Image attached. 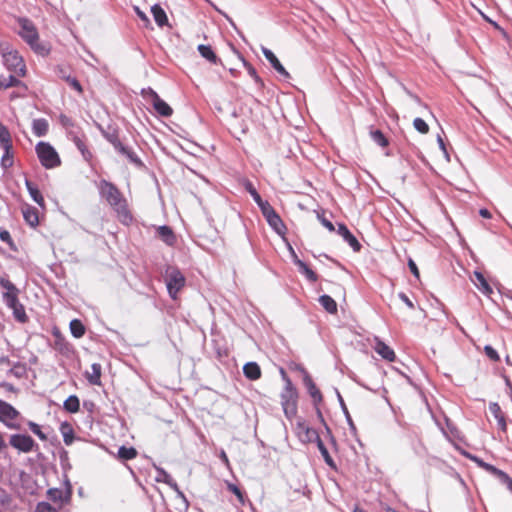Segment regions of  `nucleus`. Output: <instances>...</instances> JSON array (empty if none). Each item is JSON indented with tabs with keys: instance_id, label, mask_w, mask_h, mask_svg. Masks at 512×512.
<instances>
[{
	"instance_id": "obj_1",
	"label": "nucleus",
	"mask_w": 512,
	"mask_h": 512,
	"mask_svg": "<svg viewBox=\"0 0 512 512\" xmlns=\"http://www.w3.org/2000/svg\"><path fill=\"white\" fill-rule=\"evenodd\" d=\"M99 190L102 197L115 211L118 220L125 225H129L133 220V215L122 192L116 185L106 180L100 182Z\"/></svg>"
},
{
	"instance_id": "obj_2",
	"label": "nucleus",
	"mask_w": 512,
	"mask_h": 512,
	"mask_svg": "<svg viewBox=\"0 0 512 512\" xmlns=\"http://www.w3.org/2000/svg\"><path fill=\"white\" fill-rule=\"evenodd\" d=\"M3 64L11 74L8 77L0 76V89L17 87L21 84L19 77L26 74V65L23 58L15 50H2Z\"/></svg>"
},
{
	"instance_id": "obj_3",
	"label": "nucleus",
	"mask_w": 512,
	"mask_h": 512,
	"mask_svg": "<svg viewBox=\"0 0 512 512\" xmlns=\"http://www.w3.org/2000/svg\"><path fill=\"white\" fill-rule=\"evenodd\" d=\"M35 152L41 165L46 169H54L61 165V159L54 147L44 141H40L35 146Z\"/></svg>"
},
{
	"instance_id": "obj_4",
	"label": "nucleus",
	"mask_w": 512,
	"mask_h": 512,
	"mask_svg": "<svg viewBox=\"0 0 512 512\" xmlns=\"http://www.w3.org/2000/svg\"><path fill=\"white\" fill-rule=\"evenodd\" d=\"M284 379L285 387L280 396L281 405L286 417L292 418L297 414L298 392L296 388L293 386L291 380L286 375Z\"/></svg>"
},
{
	"instance_id": "obj_5",
	"label": "nucleus",
	"mask_w": 512,
	"mask_h": 512,
	"mask_svg": "<svg viewBox=\"0 0 512 512\" xmlns=\"http://www.w3.org/2000/svg\"><path fill=\"white\" fill-rule=\"evenodd\" d=\"M165 281L170 297L177 299L178 293L186 284L185 276L177 267L169 266L165 272Z\"/></svg>"
},
{
	"instance_id": "obj_6",
	"label": "nucleus",
	"mask_w": 512,
	"mask_h": 512,
	"mask_svg": "<svg viewBox=\"0 0 512 512\" xmlns=\"http://www.w3.org/2000/svg\"><path fill=\"white\" fill-rule=\"evenodd\" d=\"M18 24L21 38L26 41L32 49L40 51L39 34L33 22L27 18H20Z\"/></svg>"
},
{
	"instance_id": "obj_7",
	"label": "nucleus",
	"mask_w": 512,
	"mask_h": 512,
	"mask_svg": "<svg viewBox=\"0 0 512 512\" xmlns=\"http://www.w3.org/2000/svg\"><path fill=\"white\" fill-rule=\"evenodd\" d=\"M9 444L20 453H30L38 447L34 439L26 434L11 435Z\"/></svg>"
},
{
	"instance_id": "obj_8",
	"label": "nucleus",
	"mask_w": 512,
	"mask_h": 512,
	"mask_svg": "<svg viewBox=\"0 0 512 512\" xmlns=\"http://www.w3.org/2000/svg\"><path fill=\"white\" fill-rule=\"evenodd\" d=\"M20 416L11 404L0 400V421L3 422L10 429H19L20 426L16 423L17 418Z\"/></svg>"
},
{
	"instance_id": "obj_9",
	"label": "nucleus",
	"mask_w": 512,
	"mask_h": 512,
	"mask_svg": "<svg viewBox=\"0 0 512 512\" xmlns=\"http://www.w3.org/2000/svg\"><path fill=\"white\" fill-rule=\"evenodd\" d=\"M54 343L53 348L66 358H70L74 355V347L66 340V338L60 333L59 330L53 331Z\"/></svg>"
},
{
	"instance_id": "obj_10",
	"label": "nucleus",
	"mask_w": 512,
	"mask_h": 512,
	"mask_svg": "<svg viewBox=\"0 0 512 512\" xmlns=\"http://www.w3.org/2000/svg\"><path fill=\"white\" fill-rule=\"evenodd\" d=\"M296 434L303 443H312L318 439V432L311 428L305 421H298L296 424Z\"/></svg>"
},
{
	"instance_id": "obj_11",
	"label": "nucleus",
	"mask_w": 512,
	"mask_h": 512,
	"mask_svg": "<svg viewBox=\"0 0 512 512\" xmlns=\"http://www.w3.org/2000/svg\"><path fill=\"white\" fill-rule=\"evenodd\" d=\"M262 53L267 59V61L271 64V66L282 76L285 78H289L290 74L288 71L284 68V66L281 64L279 59L276 57V55L268 48L263 47Z\"/></svg>"
},
{
	"instance_id": "obj_12",
	"label": "nucleus",
	"mask_w": 512,
	"mask_h": 512,
	"mask_svg": "<svg viewBox=\"0 0 512 512\" xmlns=\"http://www.w3.org/2000/svg\"><path fill=\"white\" fill-rule=\"evenodd\" d=\"M152 103L155 111L163 117H170L173 113L172 108L164 101L162 100L159 95L152 91Z\"/></svg>"
},
{
	"instance_id": "obj_13",
	"label": "nucleus",
	"mask_w": 512,
	"mask_h": 512,
	"mask_svg": "<svg viewBox=\"0 0 512 512\" xmlns=\"http://www.w3.org/2000/svg\"><path fill=\"white\" fill-rule=\"evenodd\" d=\"M157 236L168 246L173 247L177 243V236L171 227L167 225L159 226L156 229Z\"/></svg>"
},
{
	"instance_id": "obj_14",
	"label": "nucleus",
	"mask_w": 512,
	"mask_h": 512,
	"mask_svg": "<svg viewBox=\"0 0 512 512\" xmlns=\"http://www.w3.org/2000/svg\"><path fill=\"white\" fill-rule=\"evenodd\" d=\"M5 303L9 308L13 310V315L18 322L26 323L28 321V316L26 314L25 308L23 304L19 302L18 298H15L13 301L8 300Z\"/></svg>"
},
{
	"instance_id": "obj_15",
	"label": "nucleus",
	"mask_w": 512,
	"mask_h": 512,
	"mask_svg": "<svg viewBox=\"0 0 512 512\" xmlns=\"http://www.w3.org/2000/svg\"><path fill=\"white\" fill-rule=\"evenodd\" d=\"M472 282L485 296H490L493 293L492 287L481 272L475 271L473 273Z\"/></svg>"
},
{
	"instance_id": "obj_16",
	"label": "nucleus",
	"mask_w": 512,
	"mask_h": 512,
	"mask_svg": "<svg viewBox=\"0 0 512 512\" xmlns=\"http://www.w3.org/2000/svg\"><path fill=\"white\" fill-rule=\"evenodd\" d=\"M337 232L344 238V240L352 247L355 252L360 251L361 244L357 238L349 231L345 224H338Z\"/></svg>"
},
{
	"instance_id": "obj_17",
	"label": "nucleus",
	"mask_w": 512,
	"mask_h": 512,
	"mask_svg": "<svg viewBox=\"0 0 512 512\" xmlns=\"http://www.w3.org/2000/svg\"><path fill=\"white\" fill-rule=\"evenodd\" d=\"M489 412L497 421L498 428L502 432H506V430H507L506 417H505V414L502 411L501 407L498 405V403H495V402L490 403L489 404Z\"/></svg>"
},
{
	"instance_id": "obj_18",
	"label": "nucleus",
	"mask_w": 512,
	"mask_h": 512,
	"mask_svg": "<svg viewBox=\"0 0 512 512\" xmlns=\"http://www.w3.org/2000/svg\"><path fill=\"white\" fill-rule=\"evenodd\" d=\"M0 286L5 289L3 293L4 301L11 300L13 301L15 298H18L19 289L7 278H0Z\"/></svg>"
},
{
	"instance_id": "obj_19",
	"label": "nucleus",
	"mask_w": 512,
	"mask_h": 512,
	"mask_svg": "<svg viewBox=\"0 0 512 512\" xmlns=\"http://www.w3.org/2000/svg\"><path fill=\"white\" fill-rule=\"evenodd\" d=\"M304 384L314 404L318 405L321 403L323 400L322 393L309 375L304 377Z\"/></svg>"
},
{
	"instance_id": "obj_20",
	"label": "nucleus",
	"mask_w": 512,
	"mask_h": 512,
	"mask_svg": "<svg viewBox=\"0 0 512 512\" xmlns=\"http://www.w3.org/2000/svg\"><path fill=\"white\" fill-rule=\"evenodd\" d=\"M22 214L25 222L31 227H36L39 224V213L35 207L31 205L23 206Z\"/></svg>"
},
{
	"instance_id": "obj_21",
	"label": "nucleus",
	"mask_w": 512,
	"mask_h": 512,
	"mask_svg": "<svg viewBox=\"0 0 512 512\" xmlns=\"http://www.w3.org/2000/svg\"><path fill=\"white\" fill-rule=\"evenodd\" d=\"M102 366L100 363H93L91 371H86L85 377L91 385H101Z\"/></svg>"
},
{
	"instance_id": "obj_22",
	"label": "nucleus",
	"mask_w": 512,
	"mask_h": 512,
	"mask_svg": "<svg viewBox=\"0 0 512 512\" xmlns=\"http://www.w3.org/2000/svg\"><path fill=\"white\" fill-rule=\"evenodd\" d=\"M375 351L385 360L393 362L396 358L395 352L392 348L382 341H378L375 345Z\"/></svg>"
},
{
	"instance_id": "obj_23",
	"label": "nucleus",
	"mask_w": 512,
	"mask_h": 512,
	"mask_svg": "<svg viewBox=\"0 0 512 512\" xmlns=\"http://www.w3.org/2000/svg\"><path fill=\"white\" fill-rule=\"evenodd\" d=\"M243 373L249 380H258L261 377L260 366L256 362H248L243 367Z\"/></svg>"
},
{
	"instance_id": "obj_24",
	"label": "nucleus",
	"mask_w": 512,
	"mask_h": 512,
	"mask_svg": "<svg viewBox=\"0 0 512 512\" xmlns=\"http://www.w3.org/2000/svg\"><path fill=\"white\" fill-rule=\"evenodd\" d=\"M116 151H118L121 155L125 156L128 159V161L134 164L135 166H143V162L137 156V154L131 148L125 146L124 144H122Z\"/></svg>"
},
{
	"instance_id": "obj_25",
	"label": "nucleus",
	"mask_w": 512,
	"mask_h": 512,
	"mask_svg": "<svg viewBox=\"0 0 512 512\" xmlns=\"http://www.w3.org/2000/svg\"><path fill=\"white\" fill-rule=\"evenodd\" d=\"M269 225L279 234L283 233L285 230V225L280 218V216L276 213V211H270V214L265 216Z\"/></svg>"
},
{
	"instance_id": "obj_26",
	"label": "nucleus",
	"mask_w": 512,
	"mask_h": 512,
	"mask_svg": "<svg viewBox=\"0 0 512 512\" xmlns=\"http://www.w3.org/2000/svg\"><path fill=\"white\" fill-rule=\"evenodd\" d=\"M60 432L65 445L70 446L75 438L73 426L69 422H62L60 425Z\"/></svg>"
},
{
	"instance_id": "obj_27",
	"label": "nucleus",
	"mask_w": 512,
	"mask_h": 512,
	"mask_svg": "<svg viewBox=\"0 0 512 512\" xmlns=\"http://www.w3.org/2000/svg\"><path fill=\"white\" fill-rule=\"evenodd\" d=\"M73 142L76 145V147L78 148V150L81 152L83 158L86 161L90 162L92 160V158H93V154L89 150L88 145L86 143V140L81 138V137L74 136L73 137Z\"/></svg>"
},
{
	"instance_id": "obj_28",
	"label": "nucleus",
	"mask_w": 512,
	"mask_h": 512,
	"mask_svg": "<svg viewBox=\"0 0 512 512\" xmlns=\"http://www.w3.org/2000/svg\"><path fill=\"white\" fill-rule=\"evenodd\" d=\"M198 52L200 55L208 60L212 64H217L220 62V59L216 55V53L213 51L212 47L210 45H204L201 44L198 46Z\"/></svg>"
},
{
	"instance_id": "obj_29",
	"label": "nucleus",
	"mask_w": 512,
	"mask_h": 512,
	"mask_svg": "<svg viewBox=\"0 0 512 512\" xmlns=\"http://www.w3.org/2000/svg\"><path fill=\"white\" fill-rule=\"evenodd\" d=\"M0 145L3 150L13 149L11 134L2 123H0Z\"/></svg>"
},
{
	"instance_id": "obj_30",
	"label": "nucleus",
	"mask_w": 512,
	"mask_h": 512,
	"mask_svg": "<svg viewBox=\"0 0 512 512\" xmlns=\"http://www.w3.org/2000/svg\"><path fill=\"white\" fill-rule=\"evenodd\" d=\"M151 12L158 26L163 27L168 23L167 15L160 5L152 6Z\"/></svg>"
},
{
	"instance_id": "obj_31",
	"label": "nucleus",
	"mask_w": 512,
	"mask_h": 512,
	"mask_svg": "<svg viewBox=\"0 0 512 512\" xmlns=\"http://www.w3.org/2000/svg\"><path fill=\"white\" fill-rule=\"evenodd\" d=\"M25 185H26L27 190H28L30 196L32 197V199L39 206L43 207L45 204V201H44V198H43L41 192L39 191V189L30 180H26Z\"/></svg>"
},
{
	"instance_id": "obj_32",
	"label": "nucleus",
	"mask_w": 512,
	"mask_h": 512,
	"mask_svg": "<svg viewBox=\"0 0 512 512\" xmlns=\"http://www.w3.org/2000/svg\"><path fill=\"white\" fill-rule=\"evenodd\" d=\"M138 451L134 447L121 446L117 453V458L121 461H128L135 459Z\"/></svg>"
},
{
	"instance_id": "obj_33",
	"label": "nucleus",
	"mask_w": 512,
	"mask_h": 512,
	"mask_svg": "<svg viewBox=\"0 0 512 512\" xmlns=\"http://www.w3.org/2000/svg\"><path fill=\"white\" fill-rule=\"evenodd\" d=\"M295 264L298 266L300 272L304 274L309 281L316 282L318 280V275L311 268H309L305 262L297 258L295 260Z\"/></svg>"
},
{
	"instance_id": "obj_34",
	"label": "nucleus",
	"mask_w": 512,
	"mask_h": 512,
	"mask_svg": "<svg viewBox=\"0 0 512 512\" xmlns=\"http://www.w3.org/2000/svg\"><path fill=\"white\" fill-rule=\"evenodd\" d=\"M319 302L328 313H337V303L329 295L320 296Z\"/></svg>"
},
{
	"instance_id": "obj_35",
	"label": "nucleus",
	"mask_w": 512,
	"mask_h": 512,
	"mask_svg": "<svg viewBox=\"0 0 512 512\" xmlns=\"http://www.w3.org/2000/svg\"><path fill=\"white\" fill-rule=\"evenodd\" d=\"M64 409L69 413H77L80 410V401L76 395L69 396L63 405Z\"/></svg>"
},
{
	"instance_id": "obj_36",
	"label": "nucleus",
	"mask_w": 512,
	"mask_h": 512,
	"mask_svg": "<svg viewBox=\"0 0 512 512\" xmlns=\"http://www.w3.org/2000/svg\"><path fill=\"white\" fill-rule=\"evenodd\" d=\"M48 122L45 119H36L33 121V132L36 136H44L48 132Z\"/></svg>"
},
{
	"instance_id": "obj_37",
	"label": "nucleus",
	"mask_w": 512,
	"mask_h": 512,
	"mask_svg": "<svg viewBox=\"0 0 512 512\" xmlns=\"http://www.w3.org/2000/svg\"><path fill=\"white\" fill-rule=\"evenodd\" d=\"M70 331L75 338H81L84 336L86 329L79 319H73L70 322Z\"/></svg>"
},
{
	"instance_id": "obj_38",
	"label": "nucleus",
	"mask_w": 512,
	"mask_h": 512,
	"mask_svg": "<svg viewBox=\"0 0 512 512\" xmlns=\"http://www.w3.org/2000/svg\"><path fill=\"white\" fill-rule=\"evenodd\" d=\"M315 442H317V447H318L321 455L323 456L326 464L329 465L330 467H335L334 461H333L332 457L330 456L328 449L324 445L323 441L320 439V436L318 437V439L315 440Z\"/></svg>"
},
{
	"instance_id": "obj_39",
	"label": "nucleus",
	"mask_w": 512,
	"mask_h": 512,
	"mask_svg": "<svg viewBox=\"0 0 512 512\" xmlns=\"http://www.w3.org/2000/svg\"><path fill=\"white\" fill-rule=\"evenodd\" d=\"M370 136L373 139V141L382 148H385L389 145L387 137L380 130L371 131Z\"/></svg>"
},
{
	"instance_id": "obj_40",
	"label": "nucleus",
	"mask_w": 512,
	"mask_h": 512,
	"mask_svg": "<svg viewBox=\"0 0 512 512\" xmlns=\"http://www.w3.org/2000/svg\"><path fill=\"white\" fill-rule=\"evenodd\" d=\"M61 79L64 80L72 89L78 92V94L83 93V88L80 82L73 76H61Z\"/></svg>"
},
{
	"instance_id": "obj_41",
	"label": "nucleus",
	"mask_w": 512,
	"mask_h": 512,
	"mask_svg": "<svg viewBox=\"0 0 512 512\" xmlns=\"http://www.w3.org/2000/svg\"><path fill=\"white\" fill-rule=\"evenodd\" d=\"M13 152L12 149L4 150V154L1 159V165L4 169L10 168L13 166Z\"/></svg>"
},
{
	"instance_id": "obj_42",
	"label": "nucleus",
	"mask_w": 512,
	"mask_h": 512,
	"mask_svg": "<svg viewBox=\"0 0 512 512\" xmlns=\"http://www.w3.org/2000/svg\"><path fill=\"white\" fill-rule=\"evenodd\" d=\"M413 126L421 134H427L429 132V125L422 118H415Z\"/></svg>"
},
{
	"instance_id": "obj_43",
	"label": "nucleus",
	"mask_w": 512,
	"mask_h": 512,
	"mask_svg": "<svg viewBox=\"0 0 512 512\" xmlns=\"http://www.w3.org/2000/svg\"><path fill=\"white\" fill-rule=\"evenodd\" d=\"M28 427L36 436L39 437L40 440H42V441L47 440L46 434L42 432L40 426L37 423L29 421Z\"/></svg>"
},
{
	"instance_id": "obj_44",
	"label": "nucleus",
	"mask_w": 512,
	"mask_h": 512,
	"mask_svg": "<svg viewBox=\"0 0 512 512\" xmlns=\"http://www.w3.org/2000/svg\"><path fill=\"white\" fill-rule=\"evenodd\" d=\"M0 239H1L3 242L7 243V244H8V246H9L13 251H16V250H17V248H16V246H15V243H14V241H13V239H12V237H11L10 233H9L7 230H4V229L0 230Z\"/></svg>"
},
{
	"instance_id": "obj_45",
	"label": "nucleus",
	"mask_w": 512,
	"mask_h": 512,
	"mask_svg": "<svg viewBox=\"0 0 512 512\" xmlns=\"http://www.w3.org/2000/svg\"><path fill=\"white\" fill-rule=\"evenodd\" d=\"M228 489L229 491H231L238 499V501L240 502V504H244L245 503V497H244V494L243 492L239 489L238 486H236L235 484H232V483H229L228 484Z\"/></svg>"
},
{
	"instance_id": "obj_46",
	"label": "nucleus",
	"mask_w": 512,
	"mask_h": 512,
	"mask_svg": "<svg viewBox=\"0 0 512 512\" xmlns=\"http://www.w3.org/2000/svg\"><path fill=\"white\" fill-rule=\"evenodd\" d=\"M485 355L492 361L498 362L500 360V356L497 351L490 345H486L484 347Z\"/></svg>"
},
{
	"instance_id": "obj_47",
	"label": "nucleus",
	"mask_w": 512,
	"mask_h": 512,
	"mask_svg": "<svg viewBox=\"0 0 512 512\" xmlns=\"http://www.w3.org/2000/svg\"><path fill=\"white\" fill-rule=\"evenodd\" d=\"M48 498L53 502H61L63 498V492L60 489H49L48 490Z\"/></svg>"
},
{
	"instance_id": "obj_48",
	"label": "nucleus",
	"mask_w": 512,
	"mask_h": 512,
	"mask_svg": "<svg viewBox=\"0 0 512 512\" xmlns=\"http://www.w3.org/2000/svg\"><path fill=\"white\" fill-rule=\"evenodd\" d=\"M245 187L256 203L261 202L262 198L251 182H247Z\"/></svg>"
},
{
	"instance_id": "obj_49",
	"label": "nucleus",
	"mask_w": 512,
	"mask_h": 512,
	"mask_svg": "<svg viewBox=\"0 0 512 512\" xmlns=\"http://www.w3.org/2000/svg\"><path fill=\"white\" fill-rule=\"evenodd\" d=\"M105 137L113 145L115 150H117L123 144L116 133H108L105 135Z\"/></svg>"
},
{
	"instance_id": "obj_50",
	"label": "nucleus",
	"mask_w": 512,
	"mask_h": 512,
	"mask_svg": "<svg viewBox=\"0 0 512 512\" xmlns=\"http://www.w3.org/2000/svg\"><path fill=\"white\" fill-rule=\"evenodd\" d=\"M481 466H483L487 471L491 472L495 476H505V472L494 467L493 465L483 463L482 461L479 462Z\"/></svg>"
},
{
	"instance_id": "obj_51",
	"label": "nucleus",
	"mask_w": 512,
	"mask_h": 512,
	"mask_svg": "<svg viewBox=\"0 0 512 512\" xmlns=\"http://www.w3.org/2000/svg\"><path fill=\"white\" fill-rule=\"evenodd\" d=\"M481 466H483L487 471L491 472L495 476H505V472L494 467L493 465L483 463L482 461L479 462Z\"/></svg>"
},
{
	"instance_id": "obj_52",
	"label": "nucleus",
	"mask_w": 512,
	"mask_h": 512,
	"mask_svg": "<svg viewBox=\"0 0 512 512\" xmlns=\"http://www.w3.org/2000/svg\"><path fill=\"white\" fill-rule=\"evenodd\" d=\"M257 205L260 207L264 217L270 214V211H274V208L270 205V203L268 201H264L263 199L261 202H258Z\"/></svg>"
},
{
	"instance_id": "obj_53",
	"label": "nucleus",
	"mask_w": 512,
	"mask_h": 512,
	"mask_svg": "<svg viewBox=\"0 0 512 512\" xmlns=\"http://www.w3.org/2000/svg\"><path fill=\"white\" fill-rule=\"evenodd\" d=\"M36 512H57V510L47 502H40L36 507Z\"/></svg>"
},
{
	"instance_id": "obj_54",
	"label": "nucleus",
	"mask_w": 512,
	"mask_h": 512,
	"mask_svg": "<svg viewBox=\"0 0 512 512\" xmlns=\"http://www.w3.org/2000/svg\"><path fill=\"white\" fill-rule=\"evenodd\" d=\"M408 266H409V269L411 271V273L419 279L420 277V273H419V270H418V267L416 265V263L412 260V259H409L408 261Z\"/></svg>"
},
{
	"instance_id": "obj_55",
	"label": "nucleus",
	"mask_w": 512,
	"mask_h": 512,
	"mask_svg": "<svg viewBox=\"0 0 512 512\" xmlns=\"http://www.w3.org/2000/svg\"><path fill=\"white\" fill-rule=\"evenodd\" d=\"M319 219H320V222L322 223V225L324 227H326L329 231H334L335 230V227L333 225V223L331 221H329L328 219H326L325 217H322V216H318Z\"/></svg>"
},
{
	"instance_id": "obj_56",
	"label": "nucleus",
	"mask_w": 512,
	"mask_h": 512,
	"mask_svg": "<svg viewBox=\"0 0 512 512\" xmlns=\"http://www.w3.org/2000/svg\"><path fill=\"white\" fill-rule=\"evenodd\" d=\"M399 298L407 305L409 309L415 308L414 303L409 299V297L406 294L400 293Z\"/></svg>"
},
{
	"instance_id": "obj_57",
	"label": "nucleus",
	"mask_w": 512,
	"mask_h": 512,
	"mask_svg": "<svg viewBox=\"0 0 512 512\" xmlns=\"http://www.w3.org/2000/svg\"><path fill=\"white\" fill-rule=\"evenodd\" d=\"M479 214H480L481 217H483L485 219H490L492 217L491 212L488 209H486V208H481L479 210Z\"/></svg>"
},
{
	"instance_id": "obj_58",
	"label": "nucleus",
	"mask_w": 512,
	"mask_h": 512,
	"mask_svg": "<svg viewBox=\"0 0 512 512\" xmlns=\"http://www.w3.org/2000/svg\"><path fill=\"white\" fill-rule=\"evenodd\" d=\"M7 449V443L5 441L4 435L0 432V453Z\"/></svg>"
},
{
	"instance_id": "obj_59",
	"label": "nucleus",
	"mask_w": 512,
	"mask_h": 512,
	"mask_svg": "<svg viewBox=\"0 0 512 512\" xmlns=\"http://www.w3.org/2000/svg\"><path fill=\"white\" fill-rule=\"evenodd\" d=\"M249 73L257 82H261V80H260L259 76L257 75L256 70L254 68L250 67Z\"/></svg>"
},
{
	"instance_id": "obj_60",
	"label": "nucleus",
	"mask_w": 512,
	"mask_h": 512,
	"mask_svg": "<svg viewBox=\"0 0 512 512\" xmlns=\"http://www.w3.org/2000/svg\"><path fill=\"white\" fill-rule=\"evenodd\" d=\"M136 11H137L138 16H139L143 21L148 22V18H147V16H146L143 12H141L138 8H136Z\"/></svg>"
},
{
	"instance_id": "obj_61",
	"label": "nucleus",
	"mask_w": 512,
	"mask_h": 512,
	"mask_svg": "<svg viewBox=\"0 0 512 512\" xmlns=\"http://www.w3.org/2000/svg\"><path fill=\"white\" fill-rule=\"evenodd\" d=\"M58 76H59V78H61V76H71V75H70V74H68V73L65 71V69L60 68V69L58 70Z\"/></svg>"
},
{
	"instance_id": "obj_62",
	"label": "nucleus",
	"mask_w": 512,
	"mask_h": 512,
	"mask_svg": "<svg viewBox=\"0 0 512 512\" xmlns=\"http://www.w3.org/2000/svg\"><path fill=\"white\" fill-rule=\"evenodd\" d=\"M221 459L224 461L225 464H229L228 457L224 451L221 453Z\"/></svg>"
},
{
	"instance_id": "obj_63",
	"label": "nucleus",
	"mask_w": 512,
	"mask_h": 512,
	"mask_svg": "<svg viewBox=\"0 0 512 512\" xmlns=\"http://www.w3.org/2000/svg\"><path fill=\"white\" fill-rule=\"evenodd\" d=\"M498 478H500L504 483H506L510 477L508 474L505 473V476H497Z\"/></svg>"
},
{
	"instance_id": "obj_64",
	"label": "nucleus",
	"mask_w": 512,
	"mask_h": 512,
	"mask_svg": "<svg viewBox=\"0 0 512 512\" xmlns=\"http://www.w3.org/2000/svg\"><path fill=\"white\" fill-rule=\"evenodd\" d=\"M508 488L512 491V479L510 478L507 482H506Z\"/></svg>"
}]
</instances>
